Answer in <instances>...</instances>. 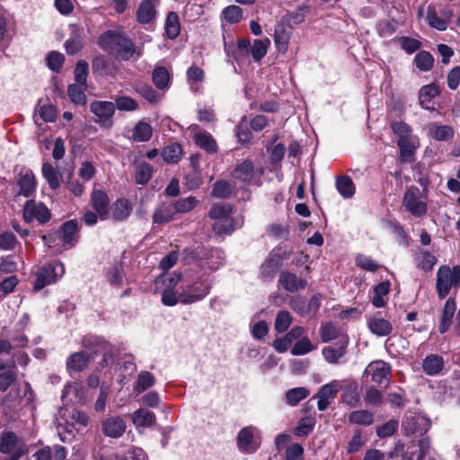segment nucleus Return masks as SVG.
I'll return each mask as SVG.
<instances>
[{"label":"nucleus","instance_id":"nucleus-1","mask_svg":"<svg viewBox=\"0 0 460 460\" xmlns=\"http://www.w3.org/2000/svg\"><path fill=\"white\" fill-rule=\"evenodd\" d=\"M83 346L95 354H102V358L99 365L103 367H111L117 360L116 349L106 341L98 337H87L83 339Z\"/></svg>","mask_w":460,"mask_h":460},{"label":"nucleus","instance_id":"nucleus-2","mask_svg":"<svg viewBox=\"0 0 460 460\" xmlns=\"http://www.w3.org/2000/svg\"><path fill=\"white\" fill-rule=\"evenodd\" d=\"M180 289L179 303L190 305L205 298L210 292L211 284L200 278L192 283L181 286Z\"/></svg>","mask_w":460,"mask_h":460},{"label":"nucleus","instance_id":"nucleus-3","mask_svg":"<svg viewBox=\"0 0 460 460\" xmlns=\"http://www.w3.org/2000/svg\"><path fill=\"white\" fill-rule=\"evenodd\" d=\"M460 285V267L455 266L450 269L447 266H442L437 273L436 288L440 299H444L452 288H457Z\"/></svg>","mask_w":460,"mask_h":460},{"label":"nucleus","instance_id":"nucleus-4","mask_svg":"<svg viewBox=\"0 0 460 460\" xmlns=\"http://www.w3.org/2000/svg\"><path fill=\"white\" fill-rule=\"evenodd\" d=\"M65 273L64 264L56 261L54 264H46L38 269L35 273L36 279L33 288L36 291L42 289L44 287L50 285L61 278Z\"/></svg>","mask_w":460,"mask_h":460},{"label":"nucleus","instance_id":"nucleus-5","mask_svg":"<svg viewBox=\"0 0 460 460\" xmlns=\"http://www.w3.org/2000/svg\"><path fill=\"white\" fill-rule=\"evenodd\" d=\"M22 217L26 223L37 221L43 225L49 221L51 214L42 202H37L31 199L23 206Z\"/></svg>","mask_w":460,"mask_h":460},{"label":"nucleus","instance_id":"nucleus-6","mask_svg":"<svg viewBox=\"0 0 460 460\" xmlns=\"http://www.w3.org/2000/svg\"><path fill=\"white\" fill-rule=\"evenodd\" d=\"M405 210L415 217H421L427 214V204L420 199V191L417 187L407 189L402 199Z\"/></svg>","mask_w":460,"mask_h":460},{"label":"nucleus","instance_id":"nucleus-7","mask_svg":"<svg viewBox=\"0 0 460 460\" xmlns=\"http://www.w3.org/2000/svg\"><path fill=\"white\" fill-rule=\"evenodd\" d=\"M364 374L369 376L372 382L387 386L391 379L392 368L390 364L383 360H375L367 365Z\"/></svg>","mask_w":460,"mask_h":460},{"label":"nucleus","instance_id":"nucleus-8","mask_svg":"<svg viewBox=\"0 0 460 460\" xmlns=\"http://www.w3.org/2000/svg\"><path fill=\"white\" fill-rule=\"evenodd\" d=\"M90 111L97 117L96 122L102 127H111L115 104L111 102L94 101L90 104Z\"/></svg>","mask_w":460,"mask_h":460},{"label":"nucleus","instance_id":"nucleus-9","mask_svg":"<svg viewBox=\"0 0 460 460\" xmlns=\"http://www.w3.org/2000/svg\"><path fill=\"white\" fill-rule=\"evenodd\" d=\"M237 447L243 453L252 454L261 446V440L255 437V428L249 426L242 429L236 438Z\"/></svg>","mask_w":460,"mask_h":460},{"label":"nucleus","instance_id":"nucleus-10","mask_svg":"<svg viewBox=\"0 0 460 460\" xmlns=\"http://www.w3.org/2000/svg\"><path fill=\"white\" fill-rule=\"evenodd\" d=\"M341 389L340 382L337 380L332 381L323 385L317 394L312 399H318L317 408L319 411H325L331 402L337 396L338 392Z\"/></svg>","mask_w":460,"mask_h":460},{"label":"nucleus","instance_id":"nucleus-11","mask_svg":"<svg viewBox=\"0 0 460 460\" xmlns=\"http://www.w3.org/2000/svg\"><path fill=\"white\" fill-rule=\"evenodd\" d=\"M17 186L19 190L16 196H23L25 198L32 199L36 193L37 182L35 176L31 170H22L17 179Z\"/></svg>","mask_w":460,"mask_h":460},{"label":"nucleus","instance_id":"nucleus-12","mask_svg":"<svg viewBox=\"0 0 460 460\" xmlns=\"http://www.w3.org/2000/svg\"><path fill=\"white\" fill-rule=\"evenodd\" d=\"M181 279V274L173 273L164 280L165 288L162 291L161 294V301L163 305L166 306H174L179 303L178 296L181 289L179 288L176 291L174 288L180 282Z\"/></svg>","mask_w":460,"mask_h":460},{"label":"nucleus","instance_id":"nucleus-13","mask_svg":"<svg viewBox=\"0 0 460 460\" xmlns=\"http://www.w3.org/2000/svg\"><path fill=\"white\" fill-rule=\"evenodd\" d=\"M22 399L20 396L18 389H12L3 399L2 408L4 416L10 420L17 417L18 411L21 410Z\"/></svg>","mask_w":460,"mask_h":460},{"label":"nucleus","instance_id":"nucleus-14","mask_svg":"<svg viewBox=\"0 0 460 460\" xmlns=\"http://www.w3.org/2000/svg\"><path fill=\"white\" fill-rule=\"evenodd\" d=\"M283 257L279 250H273L261 265V275L265 279H272L281 267Z\"/></svg>","mask_w":460,"mask_h":460},{"label":"nucleus","instance_id":"nucleus-15","mask_svg":"<svg viewBox=\"0 0 460 460\" xmlns=\"http://www.w3.org/2000/svg\"><path fill=\"white\" fill-rule=\"evenodd\" d=\"M251 43L247 39L239 40L237 46L234 48L233 41H227L224 38V48L228 57L234 58L236 61H239L244 58H247L251 52Z\"/></svg>","mask_w":460,"mask_h":460},{"label":"nucleus","instance_id":"nucleus-16","mask_svg":"<svg viewBox=\"0 0 460 460\" xmlns=\"http://www.w3.org/2000/svg\"><path fill=\"white\" fill-rule=\"evenodd\" d=\"M69 38L65 42V49L68 55H75L84 46V29L76 25H71Z\"/></svg>","mask_w":460,"mask_h":460},{"label":"nucleus","instance_id":"nucleus-17","mask_svg":"<svg viewBox=\"0 0 460 460\" xmlns=\"http://www.w3.org/2000/svg\"><path fill=\"white\" fill-rule=\"evenodd\" d=\"M91 203L100 218L106 219L110 210L108 195L102 190H94L91 194Z\"/></svg>","mask_w":460,"mask_h":460},{"label":"nucleus","instance_id":"nucleus-18","mask_svg":"<svg viewBox=\"0 0 460 460\" xmlns=\"http://www.w3.org/2000/svg\"><path fill=\"white\" fill-rule=\"evenodd\" d=\"M102 430L110 438H119L126 430V422L120 417H110L102 421Z\"/></svg>","mask_w":460,"mask_h":460},{"label":"nucleus","instance_id":"nucleus-19","mask_svg":"<svg viewBox=\"0 0 460 460\" xmlns=\"http://www.w3.org/2000/svg\"><path fill=\"white\" fill-rule=\"evenodd\" d=\"M279 282L288 292L294 293L299 289H304L307 286V281L299 279L296 274L289 271H282L279 274Z\"/></svg>","mask_w":460,"mask_h":460},{"label":"nucleus","instance_id":"nucleus-20","mask_svg":"<svg viewBox=\"0 0 460 460\" xmlns=\"http://www.w3.org/2000/svg\"><path fill=\"white\" fill-rule=\"evenodd\" d=\"M368 330L376 336H388L393 331V325L388 321L380 316H373L367 320Z\"/></svg>","mask_w":460,"mask_h":460},{"label":"nucleus","instance_id":"nucleus-21","mask_svg":"<svg viewBox=\"0 0 460 460\" xmlns=\"http://www.w3.org/2000/svg\"><path fill=\"white\" fill-rule=\"evenodd\" d=\"M397 145L400 148V159L402 163L413 161L415 151L418 147V139L412 137L407 139H398Z\"/></svg>","mask_w":460,"mask_h":460},{"label":"nucleus","instance_id":"nucleus-22","mask_svg":"<svg viewBox=\"0 0 460 460\" xmlns=\"http://www.w3.org/2000/svg\"><path fill=\"white\" fill-rule=\"evenodd\" d=\"M430 423L421 415H410L405 418L403 427L407 434L416 432H425L429 428Z\"/></svg>","mask_w":460,"mask_h":460},{"label":"nucleus","instance_id":"nucleus-23","mask_svg":"<svg viewBox=\"0 0 460 460\" xmlns=\"http://www.w3.org/2000/svg\"><path fill=\"white\" fill-rule=\"evenodd\" d=\"M195 144L208 154H215L218 150L216 139L207 131H197L193 137Z\"/></svg>","mask_w":460,"mask_h":460},{"label":"nucleus","instance_id":"nucleus-24","mask_svg":"<svg viewBox=\"0 0 460 460\" xmlns=\"http://www.w3.org/2000/svg\"><path fill=\"white\" fill-rule=\"evenodd\" d=\"M78 224L75 220H69L62 226V239L66 249L73 247L78 240Z\"/></svg>","mask_w":460,"mask_h":460},{"label":"nucleus","instance_id":"nucleus-25","mask_svg":"<svg viewBox=\"0 0 460 460\" xmlns=\"http://www.w3.org/2000/svg\"><path fill=\"white\" fill-rule=\"evenodd\" d=\"M456 310V300L453 297H449L443 307L442 316L440 323L438 325V331L440 333H445L450 327L452 319Z\"/></svg>","mask_w":460,"mask_h":460},{"label":"nucleus","instance_id":"nucleus-26","mask_svg":"<svg viewBox=\"0 0 460 460\" xmlns=\"http://www.w3.org/2000/svg\"><path fill=\"white\" fill-rule=\"evenodd\" d=\"M444 359L438 354L428 355L422 362V369L428 376H437L444 368Z\"/></svg>","mask_w":460,"mask_h":460},{"label":"nucleus","instance_id":"nucleus-27","mask_svg":"<svg viewBox=\"0 0 460 460\" xmlns=\"http://www.w3.org/2000/svg\"><path fill=\"white\" fill-rule=\"evenodd\" d=\"M232 176L243 182H251L254 176V165L251 160H244L238 164L232 172Z\"/></svg>","mask_w":460,"mask_h":460},{"label":"nucleus","instance_id":"nucleus-28","mask_svg":"<svg viewBox=\"0 0 460 460\" xmlns=\"http://www.w3.org/2000/svg\"><path fill=\"white\" fill-rule=\"evenodd\" d=\"M89 361V356L85 352H75L67 358L66 368L70 372H81L87 367Z\"/></svg>","mask_w":460,"mask_h":460},{"label":"nucleus","instance_id":"nucleus-29","mask_svg":"<svg viewBox=\"0 0 460 460\" xmlns=\"http://www.w3.org/2000/svg\"><path fill=\"white\" fill-rule=\"evenodd\" d=\"M137 21L139 23L146 24L153 21L155 17V4L152 0H146L140 3L137 10Z\"/></svg>","mask_w":460,"mask_h":460},{"label":"nucleus","instance_id":"nucleus-30","mask_svg":"<svg viewBox=\"0 0 460 460\" xmlns=\"http://www.w3.org/2000/svg\"><path fill=\"white\" fill-rule=\"evenodd\" d=\"M347 345L335 344L334 346L324 347L322 350L325 360L331 364H337L339 360L346 354Z\"/></svg>","mask_w":460,"mask_h":460},{"label":"nucleus","instance_id":"nucleus-31","mask_svg":"<svg viewBox=\"0 0 460 460\" xmlns=\"http://www.w3.org/2000/svg\"><path fill=\"white\" fill-rule=\"evenodd\" d=\"M112 219L122 221L128 217L131 213V206L128 199H119L112 205Z\"/></svg>","mask_w":460,"mask_h":460},{"label":"nucleus","instance_id":"nucleus-32","mask_svg":"<svg viewBox=\"0 0 460 460\" xmlns=\"http://www.w3.org/2000/svg\"><path fill=\"white\" fill-rule=\"evenodd\" d=\"M114 50H116L118 57L123 60H128L135 53L132 41L125 35L122 38H118Z\"/></svg>","mask_w":460,"mask_h":460},{"label":"nucleus","instance_id":"nucleus-33","mask_svg":"<svg viewBox=\"0 0 460 460\" xmlns=\"http://www.w3.org/2000/svg\"><path fill=\"white\" fill-rule=\"evenodd\" d=\"M174 209L172 205L163 203L159 205L153 214V222L157 225L165 224L173 217Z\"/></svg>","mask_w":460,"mask_h":460},{"label":"nucleus","instance_id":"nucleus-34","mask_svg":"<svg viewBox=\"0 0 460 460\" xmlns=\"http://www.w3.org/2000/svg\"><path fill=\"white\" fill-rule=\"evenodd\" d=\"M308 12V6L306 4H301L296 11L286 13L282 17V22L288 26L298 25L304 22Z\"/></svg>","mask_w":460,"mask_h":460},{"label":"nucleus","instance_id":"nucleus-35","mask_svg":"<svg viewBox=\"0 0 460 460\" xmlns=\"http://www.w3.org/2000/svg\"><path fill=\"white\" fill-rule=\"evenodd\" d=\"M122 33L109 30L99 37L97 43L103 50L112 51L117 45L118 38H122Z\"/></svg>","mask_w":460,"mask_h":460},{"label":"nucleus","instance_id":"nucleus-36","mask_svg":"<svg viewBox=\"0 0 460 460\" xmlns=\"http://www.w3.org/2000/svg\"><path fill=\"white\" fill-rule=\"evenodd\" d=\"M132 420L136 426L151 427L155 423L156 418L154 412L141 408L133 413Z\"/></svg>","mask_w":460,"mask_h":460},{"label":"nucleus","instance_id":"nucleus-37","mask_svg":"<svg viewBox=\"0 0 460 460\" xmlns=\"http://www.w3.org/2000/svg\"><path fill=\"white\" fill-rule=\"evenodd\" d=\"M390 291V282L383 281L374 288V296L372 297V304L375 307L380 308L385 305V297Z\"/></svg>","mask_w":460,"mask_h":460},{"label":"nucleus","instance_id":"nucleus-38","mask_svg":"<svg viewBox=\"0 0 460 460\" xmlns=\"http://www.w3.org/2000/svg\"><path fill=\"white\" fill-rule=\"evenodd\" d=\"M154 172L153 166L146 162H140L136 165L135 181L137 184L145 185L151 179Z\"/></svg>","mask_w":460,"mask_h":460},{"label":"nucleus","instance_id":"nucleus-39","mask_svg":"<svg viewBox=\"0 0 460 460\" xmlns=\"http://www.w3.org/2000/svg\"><path fill=\"white\" fill-rule=\"evenodd\" d=\"M235 189V184L226 180H220L214 183L212 195L218 199L229 198Z\"/></svg>","mask_w":460,"mask_h":460},{"label":"nucleus","instance_id":"nucleus-40","mask_svg":"<svg viewBox=\"0 0 460 460\" xmlns=\"http://www.w3.org/2000/svg\"><path fill=\"white\" fill-rule=\"evenodd\" d=\"M153 135V128L150 124L139 121L133 128L132 138L137 142H146Z\"/></svg>","mask_w":460,"mask_h":460},{"label":"nucleus","instance_id":"nucleus-41","mask_svg":"<svg viewBox=\"0 0 460 460\" xmlns=\"http://www.w3.org/2000/svg\"><path fill=\"white\" fill-rule=\"evenodd\" d=\"M239 227L237 222L232 217H229L225 219H219L215 221L212 229L215 234L222 235L231 234L235 230V228Z\"/></svg>","mask_w":460,"mask_h":460},{"label":"nucleus","instance_id":"nucleus-42","mask_svg":"<svg viewBox=\"0 0 460 460\" xmlns=\"http://www.w3.org/2000/svg\"><path fill=\"white\" fill-rule=\"evenodd\" d=\"M155 383V376L149 371H141L134 385V391L137 394L143 393L152 387Z\"/></svg>","mask_w":460,"mask_h":460},{"label":"nucleus","instance_id":"nucleus-43","mask_svg":"<svg viewBox=\"0 0 460 460\" xmlns=\"http://www.w3.org/2000/svg\"><path fill=\"white\" fill-rule=\"evenodd\" d=\"M165 33L171 40L175 39L181 31L179 16L175 12H170L166 17L165 23Z\"/></svg>","mask_w":460,"mask_h":460},{"label":"nucleus","instance_id":"nucleus-44","mask_svg":"<svg viewBox=\"0 0 460 460\" xmlns=\"http://www.w3.org/2000/svg\"><path fill=\"white\" fill-rule=\"evenodd\" d=\"M349 421L353 424L369 426L374 422V415L367 410L354 411L349 413Z\"/></svg>","mask_w":460,"mask_h":460},{"label":"nucleus","instance_id":"nucleus-45","mask_svg":"<svg viewBox=\"0 0 460 460\" xmlns=\"http://www.w3.org/2000/svg\"><path fill=\"white\" fill-rule=\"evenodd\" d=\"M336 188L345 199L351 198L355 193V185L349 176H341L336 180Z\"/></svg>","mask_w":460,"mask_h":460},{"label":"nucleus","instance_id":"nucleus-46","mask_svg":"<svg viewBox=\"0 0 460 460\" xmlns=\"http://www.w3.org/2000/svg\"><path fill=\"white\" fill-rule=\"evenodd\" d=\"M182 154L181 146L178 143L166 146L162 151V157L168 164L177 163Z\"/></svg>","mask_w":460,"mask_h":460},{"label":"nucleus","instance_id":"nucleus-47","mask_svg":"<svg viewBox=\"0 0 460 460\" xmlns=\"http://www.w3.org/2000/svg\"><path fill=\"white\" fill-rule=\"evenodd\" d=\"M42 175L46 179L49 186L52 190H57L59 183V175L56 168L49 163H44L42 165Z\"/></svg>","mask_w":460,"mask_h":460},{"label":"nucleus","instance_id":"nucleus-48","mask_svg":"<svg viewBox=\"0 0 460 460\" xmlns=\"http://www.w3.org/2000/svg\"><path fill=\"white\" fill-rule=\"evenodd\" d=\"M439 91L437 85L428 84L420 88L419 93L420 104L423 109L429 110V107L427 105L430 100L438 95Z\"/></svg>","mask_w":460,"mask_h":460},{"label":"nucleus","instance_id":"nucleus-49","mask_svg":"<svg viewBox=\"0 0 460 460\" xmlns=\"http://www.w3.org/2000/svg\"><path fill=\"white\" fill-rule=\"evenodd\" d=\"M85 86L84 84H72L68 86L67 93L70 100L78 105H84L86 102Z\"/></svg>","mask_w":460,"mask_h":460},{"label":"nucleus","instance_id":"nucleus-50","mask_svg":"<svg viewBox=\"0 0 460 460\" xmlns=\"http://www.w3.org/2000/svg\"><path fill=\"white\" fill-rule=\"evenodd\" d=\"M17 436L13 432H5L0 438V452L15 454Z\"/></svg>","mask_w":460,"mask_h":460},{"label":"nucleus","instance_id":"nucleus-51","mask_svg":"<svg viewBox=\"0 0 460 460\" xmlns=\"http://www.w3.org/2000/svg\"><path fill=\"white\" fill-rule=\"evenodd\" d=\"M309 395V390L305 387H296L286 393V402L290 406H296Z\"/></svg>","mask_w":460,"mask_h":460},{"label":"nucleus","instance_id":"nucleus-52","mask_svg":"<svg viewBox=\"0 0 460 460\" xmlns=\"http://www.w3.org/2000/svg\"><path fill=\"white\" fill-rule=\"evenodd\" d=\"M153 83L158 89H165L170 83V75L164 66L156 67L153 72Z\"/></svg>","mask_w":460,"mask_h":460},{"label":"nucleus","instance_id":"nucleus-53","mask_svg":"<svg viewBox=\"0 0 460 460\" xmlns=\"http://www.w3.org/2000/svg\"><path fill=\"white\" fill-rule=\"evenodd\" d=\"M292 323V316L287 310H280L275 319L274 327L278 332H286Z\"/></svg>","mask_w":460,"mask_h":460},{"label":"nucleus","instance_id":"nucleus-54","mask_svg":"<svg viewBox=\"0 0 460 460\" xmlns=\"http://www.w3.org/2000/svg\"><path fill=\"white\" fill-rule=\"evenodd\" d=\"M232 206L229 204H216L214 205L208 213L210 218L217 221L219 219H225L231 217Z\"/></svg>","mask_w":460,"mask_h":460},{"label":"nucleus","instance_id":"nucleus-55","mask_svg":"<svg viewBox=\"0 0 460 460\" xmlns=\"http://www.w3.org/2000/svg\"><path fill=\"white\" fill-rule=\"evenodd\" d=\"M427 21L429 26L437 30L446 31L447 28V22L438 16L436 9L433 5L428 6Z\"/></svg>","mask_w":460,"mask_h":460},{"label":"nucleus","instance_id":"nucleus-56","mask_svg":"<svg viewBox=\"0 0 460 460\" xmlns=\"http://www.w3.org/2000/svg\"><path fill=\"white\" fill-rule=\"evenodd\" d=\"M64 61V55L58 51H50L46 57V64L53 72H59Z\"/></svg>","mask_w":460,"mask_h":460},{"label":"nucleus","instance_id":"nucleus-57","mask_svg":"<svg viewBox=\"0 0 460 460\" xmlns=\"http://www.w3.org/2000/svg\"><path fill=\"white\" fill-rule=\"evenodd\" d=\"M199 203V200L192 196H190L188 198L181 199L177 200L172 208L174 209V212L178 213H187L193 209Z\"/></svg>","mask_w":460,"mask_h":460},{"label":"nucleus","instance_id":"nucleus-58","mask_svg":"<svg viewBox=\"0 0 460 460\" xmlns=\"http://www.w3.org/2000/svg\"><path fill=\"white\" fill-rule=\"evenodd\" d=\"M222 15L227 22L237 23L243 17V10L241 7L232 4L224 8Z\"/></svg>","mask_w":460,"mask_h":460},{"label":"nucleus","instance_id":"nucleus-59","mask_svg":"<svg viewBox=\"0 0 460 460\" xmlns=\"http://www.w3.org/2000/svg\"><path fill=\"white\" fill-rule=\"evenodd\" d=\"M314 349H315V346L311 343L307 337H304L295 343L291 349V354L294 356H300L307 354Z\"/></svg>","mask_w":460,"mask_h":460},{"label":"nucleus","instance_id":"nucleus-60","mask_svg":"<svg viewBox=\"0 0 460 460\" xmlns=\"http://www.w3.org/2000/svg\"><path fill=\"white\" fill-rule=\"evenodd\" d=\"M342 401L349 407L358 406L359 402V395L358 392V386L356 384H352L348 386V388L342 394Z\"/></svg>","mask_w":460,"mask_h":460},{"label":"nucleus","instance_id":"nucleus-61","mask_svg":"<svg viewBox=\"0 0 460 460\" xmlns=\"http://www.w3.org/2000/svg\"><path fill=\"white\" fill-rule=\"evenodd\" d=\"M75 84L86 85L89 66L85 60H79L75 68Z\"/></svg>","mask_w":460,"mask_h":460},{"label":"nucleus","instance_id":"nucleus-62","mask_svg":"<svg viewBox=\"0 0 460 460\" xmlns=\"http://www.w3.org/2000/svg\"><path fill=\"white\" fill-rule=\"evenodd\" d=\"M416 66L422 71H429L433 66V57L427 51L419 52L414 58Z\"/></svg>","mask_w":460,"mask_h":460},{"label":"nucleus","instance_id":"nucleus-63","mask_svg":"<svg viewBox=\"0 0 460 460\" xmlns=\"http://www.w3.org/2000/svg\"><path fill=\"white\" fill-rule=\"evenodd\" d=\"M432 134L435 139L438 141H447L453 137V128L447 125H433Z\"/></svg>","mask_w":460,"mask_h":460},{"label":"nucleus","instance_id":"nucleus-64","mask_svg":"<svg viewBox=\"0 0 460 460\" xmlns=\"http://www.w3.org/2000/svg\"><path fill=\"white\" fill-rule=\"evenodd\" d=\"M285 460H304V448L298 443L289 445L285 452Z\"/></svg>","mask_w":460,"mask_h":460}]
</instances>
